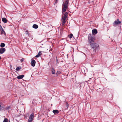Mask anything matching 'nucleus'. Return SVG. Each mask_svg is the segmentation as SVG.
I'll return each mask as SVG.
<instances>
[{
  "mask_svg": "<svg viewBox=\"0 0 122 122\" xmlns=\"http://www.w3.org/2000/svg\"><path fill=\"white\" fill-rule=\"evenodd\" d=\"M89 44L90 45L91 48V51L92 54H95L97 50H99V44L95 42L90 43Z\"/></svg>",
  "mask_w": 122,
  "mask_h": 122,
  "instance_id": "1",
  "label": "nucleus"
},
{
  "mask_svg": "<svg viewBox=\"0 0 122 122\" xmlns=\"http://www.w3.org/2000/svg\"><path fill=\"white\" fill-rule=\"evenodd\" d=\"M69 3V0H66L65 2L63 3L62 5V11L63 13L65 12L67 9L68 7V3Z\"/></svg>",
  "mask_w": 122,
  "mask_h": 122,
  "instance_id": "2",
  "label": "nucleus"
},
{
  "mask_svg": "<svg viewBox=\"0 0 122 122\" xmlns=\"http://www.w3.org/2000/svg\"><path fill=\"white\" fill-rule=\"evenodd\" d=\"M88 41L89 44L95 42L96 38L93 35L90 34L88 35Z\"/></svg>",
  "mask_w": 122,
  "mask_h": 122,
  "instance_id": "3",
  "label": "nucleus"
},
{
  "mask_svg": "<svg viewBox=\"0 0 122 122\" xmlns=\"http://www.w3.org/2000/svg\"><path fill=\"white\" fill-rule=\"evenodd\" d=\"M121 23V22L120 21L119 19L116 20L113 23V25L114 26H116L118 25L119 24Z\"/></svg>",
  "mask_w": 122,
  "mask_h": 122,
  "instance_id": "4",
  "label": "nucleus"
},
{
  "mask_svg": "<svg viewBox=\"0 0 122 122\" xmlns=\"http://www.w3.org/2000/svg\"><path fill=\"white\" fill-rule=\"evenodd\" d=\"M5 106L1 102H0V111L3 110L4 109Z\"/></svg>",
  "mask_w": 122,
  "mask_h": 122,
  "instance_id": "5",
  "label": "nucleus"
},
{
  "mask_svg": "<svg viewBox=\"0 0 122 122\" xmlns=\"http://www.w3.org/2000/svg\"><path fill=\"white\" fill-rule=\"evenodd\" d=\"M92 35H93V36L95 35L97 33V30L95 29H94L92 30Z\"/></svg>",
  "mask_w": 122,
  "mask_h": 122,
  "instance_id": "6",
  "label": "nucleus"
},
{
  "mask_svg": "<svg viewBox=\"0 0 122 122\" xmlns=\"http://www.w3.org/2000/svg\"><path fill=\"white\" fill-rule=\"evenodd\" d=\"M5 51L6 49L5 48H1L0 49V54H3Z\"/></svg>",
  "mask_w": 122,
  "mask_h": 122,
  "instance_id": "7",
  "label": "nucleus"
},
{
  "mask_svg": "<svg viewBox=\"0 0 122 122\" xmlns=\"http://www.w3.org/2000/svg\"><path fill=\"white\" fill-rule=\"evenodd\" d=\"M66 20V19H64V18H62L61 20L62 23V25H64L66 22L65 20Z\"/></svg>",
  "mask_w": 122,
  "mask_h": 122,
  "instance_id": "8",
  "label": "nucleus"
},
{
  "mask_svg": "<svg viewBox=\"0 0 122 122\" xmlns=\"http://www.w3.org/2000/svg\"><path fill=\"white\" fill-rule=\"evenodd\" d=\"M53 112L55 115H56L59 113V111L57 110H53Z\"/></svg>",
  "mask_w": 122,
  "mask_h": 122,
  "instance_id": "9",
  "label": "nucleus"
},
{
  "mask_svg": "<svg viewBox=\"0 0 122 122\" xmlns=\"http://www.w3.org/2000/svg\"><path fill=\"white\" fill-rule=\"evenodd\" d=\"M2 20L4 23H6L8 22L7 20L5 18L3 17L2 18Z\"/></svg>",
  "mask_w": 122,
  "mask_h": 122,
  "instance_id": "10",
  "label": "nucleus"
},
{
  "mask_svg": "<svg viewBox=\"0 0 122 122\" xmlns=\"http://www.w3.org/2000/svg\"><path fill=\"white\" fill-rule=\"evenodd\" d=\"M24 75H19L17 77V78L18 79H22L24 77Z\"/></svg>",
  "mask_w": 122,
  "mask_h": 122,
  "instance_id": "11",
  "label": "nucleus"
},
{
  "mask_svg": "<svg viewBox=\"0 0 122 122\" xmlns=\"http://www.w3.org/2000/svg\"><path fill=\"white\" fill-rule=\"evenodd\" d=\"M36 62L34 60L32 61L31 62V65L33 66H34L35 65Z\"/></svg>",
  "mask_w": 122,
  "mask_h": 122,
  "instance_id": "12",
  "label": "nucleus"
},
{
  "mask_svg": "<svg viewBox=\"0 0 122 122\" xmlns=\"http://www.w3.org/2000/svg\"><path fill=\"white\" fill-rule=\"evenodd\" d=\"M68 13L67 12H66L64 14L63 17L64 19H66V18L67 16Z\"/></svg>",
  "mask_w": 122,
  "mask_h": 122,
  "instance_id": "13",
  "label": "nucleus"
},
{
  "mask_svg": "<svg viewBox=\"0 0 122 122\" xmlns=\"http://www.w3.org/2000/svg\"><path fill=\"white\" fill-rule=\"evenodd\" d=\"M41 52L42 51H40L39 52L38 54L35 56V57L37 58L39 57L40 55L42 54H41Z\"/></svg>",
  "mask_w": 122,
  "mask_h": 122,
  "instance_id": "14",
  "label": "nucleus"
},
{
  "mask_svg": "<svg viewBox=\"0 0 122 122\" xmlns=\"http://www.w3.org/2000/svg\"><path fill=\"white\" fill-rule=\"evenodd\" d=\"M33 28L35 29H37L38 27V26L36 24H34L32 26Z\"/></svg>",
  "mask_w": 122,
  "mask_h": 122,
  "instance_id": "15",
  "label": "nucleus"
},
{
  "mask_svg": "<svg viewBox=\"0 0 122 122\" xmlns=\"http://www.w3.org/2000/svg\"><path fill=\"white\" fill-rule=\"evenodd\" d=\"M34 113H32L30 115V117L29 118L33 119L34 117Z\"/></svg>",
  "mask_w": 122,
  "mask_h": 122,
  "instance_id": "16",
  "label": "nucleus"
},
{
  "mask_svg": "<svg viewBox=\"0 0 122 122\" xmlns=\"http://www.w3.org/2000/svg\"><path fill=\"white\" fill-rule=\"evenodd\" d=\"M5 46V44L3 43H1L0 45V46L1 48H3Z\"/></svg>",
  "mask_w": 122,
  "mask_h": 122,
  "instance_id": "17",
  "label": "nucleus"
},
{
  "mask_svg": "<svg viewBox=\"0 0 122 122\" xmlns=\"http://www.w3.org/2000/svg\"><path fill=\"white\" fill-rule=\"evenodd\" d=\"M73 36V35L71 33L70 35H68V37L70 38H71Z\"/></svg>",
  "mask_w": 122,
  "mask_h": 122,
  "instance_id": "18",
  "label": "nucleus"
},
{
  "mask_svg": "<svg viewBox=\"0 0 122 122\" xmlns=\"http://www.w3.org/2000/svg\"><path fill=\"white\" fill-rule=\"evenodd\" d=\"M1 30V34H4L5 35L6 34L5 33V31H4L3 29H2V30Z\"/></svg>",
  "mask_w": 122,
  "mask_h": 122,
  "instance_id": "19",
  "label": "nucleus"
},
{
  "mask_svg": "<svg viewBox=\"0 0 122 122\" xmlns=\"http://www.w3.org/2000/svg\"><path fill=\"white\" fill-rule=\"evenodd\" d=\"M66 109H67L69 107V104H68V103L67 102H66Z\"/></svg>",
  "mask_w": 122,
  "mask_h": 122,
  "instance_id": "20",
  "label": "nucleus"
},
{
  "mask_svg": "<svg viewBox=\"0 0 122 122\" xmlns=\"http://www.w3.org/2000/svg\"><path fill=\"white\" fill-rule=\"evenodd\" d=\"M52 74H55V72L54 69H52Z\"/></svg>",
  "mask_w": 122,
  "mask_h": 122,
  "instance_id": "21",
  "label": "nucleus"
},
{
  "mask_svg": "<svg viewBox=\"0 0 122 122\" xmlns=\"http://www.w3.org/2000/svg\"><path fill=\"white\" fill-rule=\"evenodd\" d=\"M32 120L33 119L29 118L28 119V122H32Z\"/></svg>",
  "mask_w": 122,
  "mask_h": 122,
  "instance_id": "22",
  "label": "nucleus"
},
{
  "mask_svg": "<svg viewBox=\"0 0 122 122\" xmlns=\"http://www.w3.org/2000/svg\"><path fill=\"white\" fill-rule=\"evenodd\" d=\"M61 73V72L60 71H57L56 73V74L57 76H58L59 74Z\"/></svg>",
  "mask_w": 122,
  "mask_h": 122,
  "instance_id": "23",
  "label": "nucleus"
},
{
  "mask_svg": "<svg viewBox=\"0 0 122 122\" xmlns=\"http://www.w3.org/2000/svg\"><path fill=\"white\" fill-rule=\"evenodd\" d=\"M8 119L7 118H5L3 122H7Z\"/></svg>",
  "mask_w": 122,
  "mask_h": 122,
  "instance_id": "24",
  "label": "nucleus"
},
{
  "mask_svg": "<svg viewBox=\"0 0 122 122\" xmlns=\"http://www.w3.org/2000/svg\"><path fill=\"white\" fill-rule=\"evenodd\" d=\"M58 0H56L55 1V3H54V5L56 4L58 2Z\"/></svg>",
  "mask_w": 122,
  "mask_h": 122,
  "instance_id": "25",
  "label": "nucleus"
},
{
  "mask_svg": "<svg viewBox=\"0 0 122 122\" xmlns=\"http://www.w3.org/2000/svg\"><path fill=\"white\" fill-rule=\"evenodd\" d=\"M2 29H3L1 25L0 24V30H1Z\"/></svg>",
  "mask_w": 122,
  "mask_h": 122,
  "instance_id": "26",
  "label": "nucleus"
},
{
  "mask_svg": "<svg viewBox=\"0 0 122 122\" xmlns=\"http://www.w3.org/2000/svg\"><path fill=\"white\" fill-rule=\"evenodd\" d=\"M25 33L27 34L29 33L28 31V30H26L25 31Z\"/></svg>",
  "mask_w": 122,
  "mask_h": 122,
  "instance_id": "27",
  "label": "nucleus"
},
{
  "mask_svg": "<svg viewBox=\"0 0 122 122\" xmlns=\"http://www.w3.org/2000/svg\"><path fill=\"white\" fill-rule=\"evenodd\" d=\"M21 67L19 66L18 67H17V68H16V69H21Z\"/></svg>",
  "mask_w": 122,
  "mask_h": 122,
  "instance_id": "28",
  "label": "nucleus"
},
{
  "mask_svg": "<svg viewBox=\"0 0 122 122\" xmlns=\"http://www.w3.org/2000/svg\"><path fill=\"white\" fill-rule=\"evenodd\" d=\"M21 69H16V70L17 71H19Z\"/></svg>",
  "mask_w": 122,
  "mask_h": 122,
  "instance_id": "29",
  "label": "nucleus"
},
{
  "mask_svg": "<svg viewBox=\"0 0 122 122\" xmlns=\"http://www.w3.org/2000/svg\"><path fill=\"white\" fill-rule=\"evenodd\" d=\"M24 60V59H21V60H20V61L21 62H23V61Z\"/></svg>",
  "mask_w": 122,
  "mask_h": 122,
  "instance_id": "30",
  "label": "nucleus"
},
{
  "mask_svg": "<svg viewBox=\"0 0 122 122\" xmlns=\"http://www.w3.org/2000/svg\"><path fill=\"white\" fill-rule=\"evenodd\" d=\"M56 61H57H57H58V60H57V58L56 57Z\"/></svg>",
  "mask_w": 122,
  "mask_h": 122,
  "instance_id": "31",
  "label": "nucleus"
},
{
  "mask_svg": "<svg viewBox=\"0 0 122 122\" xmlns=\"http://www.w3.org/2000/svg\"><path fill=\"white\" fill-rule=\"evenodd\" d=\"M27 35H28V36L29 37L30 36V34H29V33H28V34H27Z\"/></svg>",
  "mask_w": 122,
  "mask_h": 122,
  "instance_id": "32",
  "label": "nucleus"
},
{
  "mask_svg": "<svg viewBox=\"0 0 122 122\" xmlns=\"http://www.w3.org/2000/svg\"><path fill=\"white\" fill-rule=\"evenodd\" d=\"M1 57L0 56V60L1 59Z\"/></svg>",
  "mask_w": 122,
  "mask_h": 122,
  "instance_id": "33",
  "label": "nucleus"
},
{
  "mask_svg": "<svg viewBox=\"0 0 122 122\" xmlns=\"http://www.w3.org/2000/svg\"><path fill=\"white\" fill-rule=\"evenodd\" d=\"M8 107V108L7 109H8V108H9V107Z\"/></svg>",
  "mask_w": 122,
  "mask_h": 122,
  "instance_id": "34",
  "label": "nucleus"
},
{
  "mask_svg": "<svg viewBox=\"0 0 122 122\" xmlns=\"http://www.w3.org/2000/svg\"><path fill=\"white\" fill-rule=\"evenodd\" d=\"M38 73H39V72H38V73H37V74H38Z\"/></svg>",
  "mask_w": 122,
  "mask_h": 122,
  "instance_id": "35",
  "label": "nucleus"
}]
</instances>
